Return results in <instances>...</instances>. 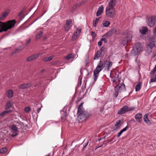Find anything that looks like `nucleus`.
I'll return each mask as SVG.
<instances>
[{"mask_svg": "<svg viewBox=\"0 0 156 156\" xmlns=\"http://www.w3.org/2000/svg\"><path fill=\"white\" fill-rule=\"evenodd\" d=\"M103 62L102 61H100L99 62L98 64V65L97 66H99L102 68H103Z\"/></svg>", "mask_w": 156, "mask_h": 156, "instance_id": "a19ab883", "label": "nucleus"}, {"mask_svg": "<svg viewBox=\"0 0 156 156\" xmlns=\"http://www.w3.org/2000/svg\"><path fill=\"white\" fill-rule=\"evenodd\" d=\"M148 31V29L146 27H142L141 29H140V33L143 34H145Z\"/></svg>", "mask_w": 156, "mask_h": 156, "instance_id": "412c9836", "label": "nucleus"}, {"mask_svg": "<svg viewBox=\"0 0 156 156\" xmlns=\"http://www.w3.org/2000/svg\"><path fill=\"white\" fill-rule=\"evenodd\" d=\"M142 48V47L141 44L139 42H136L132 51V54L134 55H137L140 52Z\"/></svg>", "mask_w": 156, "mask_h": 156, "instance_id": "39448f33", "label": "nucleus"}, {"mask_svg": "<svg viewBox=\"0 0 156 156\" xmlns=\"http://www.w3.org/2000/svg\"><path fill=\"white\" fill-rule=\"evenodd\" d=\"M121 122V120H119L117 121L115 123V126H118L120 123Z\"/></svg>", "mask_w": 156, "mask_h": 156, "instance_id": "09e8293b", "label": "nucleus"}, {"mask_svg": "<svg viewBox=\"0 0 156 156\" xmlns=\"http://www.w3.org/2000/svg\"><path fill=\"white\" fill-rule=\"evenodd\" d=\"M40 55V54H37L33 55L28 58H27L26 60L27 62H30L32 60H34L37 58Z\"/></svg>", "mask_w": 156, "mask_h": 156, "instance_id": "f8f14e48", "label": "nucleus"}, {"mask_svg": "<svg viewBox=\"0 0 156 156\" xmlns=\"http://www.w3.org/2000/svg\"><path fill=\"white\" fill-rule=\"evenodd\" d=\"M154 48L153 46H152V45H151L149 43L147 45V49L146 50V52L148 53V54H150L152 52V49Z\"/></svg>", "mask_w": 156, "mask_h": 156, "instance_id": "6ab92c4d", "label": "nucleus"}, {"mask_svg": "<svg viewBox=\"0 0 156 156\" xmlns=\"http://www.w3.org/2000/svg\"><path fill=\"white\" fill-rule=\"evenodd\" d=\"M152 33V36H156V26L153 29Z\"/></svg>", "mask_w": 156, "mask_h": 156, "instance_id": "ea45409f", "label": "nucleus"}, {"mask_svg": "<svg viewBox=\"0 0 156 156\" xmlns=\"http://www.w3.org/2000/svg\"><path fill=\"white\" fill-rule=\"evenodd\" d=\"M7 151V149L6 147L2 148L0 150V153L4 154L6 153Z\"/></svg>", "mask_w": 156, "mask_h": 156, "instance_id": "72a5a7b5", "label": "nucleus"}, {"mask_svg": "<svg viewBox=\"0 0 156 156\" xmlns=\"http://www.w3.org/2000/svg\"><path fill=\"white\" fill-rule=\"evenodd\" d=\"M79 34V33H78V32L76 31L74 34H73V35H75L76 36H77Z\"/></svg>", "mask_w": 156, "mask_h": 156, "instance_id": "4d7b16f0", "label": "nucleus"}, {"mask_svg": "<svg viewBox=\"0 0 156 156\" xmlns=\"http://www.w3.org/2000/svg\"><path fill=\"white\" fill-rule=\"evenodd\" d=\"M115 92L113 94V96H114L115 98L117 97L118 95L119 91L118 90H116V89L115 88Z\"/></svg>", "mask_w": 156, "mask_h": 156, "instance_id": "58836bf2", "label": "nucleus"}, {"mask_svg": "<svg viewBox=\"0 0 156 156\" xmlns=\"http://www.w3.org/2000/svg\"><path fill=\"white\" fill-rule=\"evenodd\" d=\"M81 100V98H79L77 99V102H79Z\"/></svg>", "mask_w": 156, "mask_h": 156, "instance_id": "774afa93", "label": "nucleus"}, {"mask_svg": "<svg viewBox=\"0 0 156 156\" xmlns=\"http://www.w3.org/2000/svg\"><path fill=\"white\" fill-rule=\"evenodd\" d=\"M104 7L103 5H101L98 8L96 13L97 16H100L103 11Z\"/></svg>", "mask_w": 156, "mask_h": 156, "instance_id": "aec40b11", "label": "nucleus"}, {"mask_svg": "<svg viewBox=\"0 0 156 156\" xmlns=\"http://www.w3.org/2000/svg\"><path fill=\"white\" fill-rule=\"evenodd\" d=\"M72 21L71 20L69 19L66 20V25L68 26H70V25L71 24Z\"/></svg>", "mask_w": 156, "mask_h": 156, "instance_id": "4c0bfd02", "label": "nucleus"}, {"mask_svg": "<svg viewBox=\"0 0 156 156\" xmlns=\"http://www.w3.org/2000/svg\"><path fill=\"white\" fill-rule=\"evenodd\" d=\"M110 24V23L108 21H105V23H103V25L104 27H107L109 26Z\"/></svg>", "mask_w": 156, "mask_h": 156, "instance_id": "2f4dec72", "label": "nucleus"}, {"mask_svg": "<svg viewBox=\"0 0 156 156\" xmlns=\"http://www.w3.org/2000/svg\"><path fill=\"white\" fill-rule=\"evenodd\" d=\"M117 31L116 29L114 28L112 29L111 30H109L107 33L105 34L104 35V36L108 37H110L112 35V33L113 32H115Z\"/></svg>", "mask_w": 156, "mask_h": 156, "instance_id": "dca6fc26", "label": "nucleus"}, {"mask_svg": "<svg viewBox=\"0 0 156 156\" xmlns=\"http://www.w3.org/2000/svg\"><path fill=\"white\" fill-rule=\"evenodd\" d=\"M24 110L26 113H28L30 111V107L27 106L25 108Z\"/></svg>", "mask_w": 156, "mask_h": 156, "instance_id": "f704fd0d", "label": "nucleus"}, {"mask_svg": "<svg viewBox=\"0 0 156 156\" xmlns=\"http://www.w3.org/2000/svg\"><path fill=\"white\" fill-rule=\"evenodd\" d=\"M44 71H45L44 69H43L40 71V73H43V72H44Z\"/></svg>", "mask_w": 156, "mask_h": 156, "instance_id": "338daca9", "label": "nucleus"}, {"mask_svg": "<svg viewBox=\"0 0 156 156\" xmlns=\"http://www.w3.org/2000/svg\"><path fill=\"white\" fill-rule=\"evenodd\" d=\"M142 82H139L138 84L136 85L135 87V90L136 91H139L141 88L142 87Z\"/></svg>", "mask_w": 156, "mask_h": 156, "instance_id": "393cba45", "label": "nucleus"}, {"mask_svg": "<svg viewBox=\"0 0 156 156\" xmlns=\"http://www.w3.org/2000/svg\"><path fill=\"white\" fill-rule=\"evenodd\" d=\"M43 33V32L42 31H40L38 32L36 35L35 39L36 40H38L42 36Z\"/></svg>", "mask_w": 156, "mask_h": 156, "instance_id": "b1692460", "label": "nucleus"}, {"mask_svg": "<svg viewBox=\"0 0 156 156\" xmlns=\"http://www.w3.org/2000/svg\"><path fill=\"white\" fill-rule=\"evenodd\" d=\"M76 31H77L78 33H79V34L81 32V30L78 29H76Z\"/></svg>", "mask_w": 156, "mask_h": 156, "instance_id": "680f3d73", "label": "nucleus"}, {"mask_svg": "<svg viewBox=\"0 0 156 156\" xmlns=\"http://www.w3.org/2000/svg\"><path fill=\"white\" fill-rule=\"evenodd\" d=\"M41 110V108H38L37 109V113H39V112H40Z\"/></svg>", "mask_w": 156, "mask_h": 156, "instance_id": "0e129e2a", "label": "nucleus"}, {"mask_svg": "<svg viewBox=\"0 0 156 156\" xmlns=\"http://www.w3.org/2000/svg\"><path fill=\"white\" fill-rule=\"evenodd\" d=\"M91 35L93 38L95 37L96 36V34H95V32L93 31L91 32Z\"/></svg>", "mask_w": 156, "mask_h": 156, "instance_id": "49530a36", "label": "nucleus"}, {"mask_svg": "<svg viewBox=\"0 0 156 156\" xmlns=\"http://www.w3.org/2000/svg\"><path fill=\"white\" fill-rule=\"evenodd\" d=\"M31 41V39L30 38L28 39L27 40V42L25 44V45L26 46H28L29 43H30V41Z\"/></svg>", "mask_w": 156, "mask_h": 156, "instance_id": "c03bdc74", "label": "nucleus"}, {"mask_svg": "<svg viewBox=\"0 0 156 156\" xmlns=\"http://www.w3.org/2000/svg\"><path fill=\"white\" fill-rule=\"evenodd\" d=\"M6 96L9 98H11L13 97V92L11 90H8L6 92Z\"/></svg>", "mask_w": 156, "mask_h": 156, "instance_id": "4be33fe9", "label": "nucleus"}, {"mask_svg": "<svg viewBox=\"0 0 156 156\" xmlns=\"http://www.w3.org/2000/svg\"><path fill=\"white\" fill-rule=\"evenodd\" d=\"M12 102L10 101L7 102L5 106V109H8L9 108L12 107Z\"/></svg>", "mask_w": 156, "mask_h": 156, "instance_id": "cd10ccee", "label": "nucleus"}, {"mask_svg": "<svg viewBox=\"0 0 156 156\" xmlns=\"http://www.w3.org/2000/svg\"><path fill=\"white\" fill-rule=\"evenodd\" d=\"M115 88L116 89V90H118L119 92L124 91L126 90L125 85L123 83L118 84Z\"/></svg>", "mask_w": 156, "mask_h": 156, "instance_id": "9d476101", "label": "nucleus"}, {"mask_svg": "<svg viewBox=\"0 0 156 156\" xmlns=\"http://www.w3.org/2000/svg\"><path fill=\"white\" fill-rule=\"evenodd\" d=\"M101 40L102 41H104L105 43H107L108 42V41L107 40L106 38H102L101 39Z\"/></svg>", "mask_w": 156, "mask_h": 156, "instance_id": "8fccbe9b", "label": "nucleus"}, {"mask_svg": "<svg viewBox=\"0 0 156 156\" xmlns=\"http://www.w3.org/2000/svg\"><path fill=\"white\" fill-rule=\"evenodd\" d=\"M32 86L31 83H23L19 85V88L21 89H24L30 87Z\"/></svg>", "mask_w": 156, "mask_h": 156, "instance_id": "2eb2a0df", "label": "nucleus"}, {"mask_svg": "<svg viewBox=\"0 0 156 156\" xmlns=\"http://www.w3.org/2000/svg\"><path fill=\"white\" fill-rule=\"evenodd\" d=\"M108 5L106 7L115 8L114 7L116 4V0H108Z\"/></svg>", "mask_w": 156, "mask_h": 156, "instance_id": "4468645a", "label": "nucleus"}, {"mask_svg": "<svg viewBox=\"0 0 156 156\" xmlns=\"http://www.w3.org/2000/svg\"><path fill=\"white\" fill-rule=\"evenodd\" d=\"M83 103H81L80 105L79 106V107L78 109V111H79V110H84L83 108V107L82 105Z\"/></svg>", "mask_w": 156, "mask_h": 156, "instance_id": "79ce46f5", "label": "nucleus"}, {"mask_svg": "<svg viewBox=\"0 0 156 156\" xmlns=\"http://www.w3.org/2000/svg\"><path fill=\"white\" fill-rule=\"evenodd\" d=\"M156 56V50L153 52V56L155 57Z\"/></svg>", "mask_w": 156, "mask_h": 156, "instance_id": "052dcab7", "label": "nucleus"}, {"mask_svg": "<svg viewBox=\"0 0 156 156\" xmlns=\"http://www.w3.org/2000/svg\"><path fill=\"white\" fill-rule=\"evenodd\" d=\"M16 21L13 20L5 22L0 21V33L7 31L9 30L14 27Z\"/></svg>", "mask_w": 156, "mask_h": 156, "instance_id": "f257e3e1", "label": "nucleus"}, {"mask_svg": "<svg viewBox=\"0 0 156 156\" xmlns=\"http://www.w3.org/2000/svg\"><path fill=\"white\" fill-rule=\"evenodd\" d=\"M54 58L53 56H50L48 57H46L44 58L43 61L44 62H47L51 60Z\"/></svg>", "mask_w": 156, "mask_h": 156, "instance_id": "7c9ffc66", "label": "nucleus"}, {"mask_svg": "<svg viewBox=\"0 0 156 156\" xmlns=\"http://www.w3.org/2000/svg\"><path fill=\"white\" fill-rule=\"evenodd\" d=\"M112 79L111 80L112 81V82H113V83H115V80L114 79H113V77H112Z\"/></svg>", "mask_w": 156, "mask_h": 156, "instance_id": "69168bd1", "label": "nucleus"}, {"mask_svg": "<svg viewBox=\"0 0 156 156\" xmlns=\"http://www.w3.org/2000/svg\"><path fill=\"white\" fill-rule=\"evenodd\" d=\"M60 62L58 61H54L52 62V64L53 65L58 66V65L60 64Z\"/></svg>", "mask_w": 156, "mask_h": 156, "instance_id": "c9c22d12", "label": "nucleus"}, {"mask_svg": "<svg viewBox=\"0 0 156 156\" xmlns=\"http://www.w3.org/2000/svg\"><path fill=\"white\" fill-rule=\"evenodd\" d=\"M77 37V36L73 35L72 37V39L73 40V41H76V39Z\"/></svg>", "mask_w": 156, "mask_h": 156, "instance_id": "de8ad7c7", "label": "nucleus"}, {"mask_svg": "<svg viewBox=\"0 0 156 156\" xmlns=\"http://www.w3.org/2000/svg\"><path fill=\"white\" fill-rule=\"evenodd\" d=\"M88 145V143H86L85 144H84L83 145V147L82 148V149L83 150L85 147H86Z\"/></svg>", "mask_w": 156, "mask_h": 156, "instance_id": "864d4df0", "label": "nucleus"}, {"mask_svg": "<svg viewBox=\"0 0 156 156\" xmlns=\"http://www.w3.org/2000/svg\"><path fill=\"white\" fill-rule=\"evenodd\" d=\"M154 73L155 72L153 70H152V71H151V72L150 73V74H151V75H154Z\"/></svg>", "mask_w": 156, "mask_h": 156, "instance_id": "13d9d810", "label": "nucleus"}, {"mask_svg": "<svg viewBox=\"0 0 156 156\" xmlns=\"http://www.w3.org/2000/svg\"><path fill=\"white\" fill-rule=\"evenodd\" d=\"M149 41V44L154 47L156 48V36L149 37L148 38Z\"/></svg>", "mask_w": 156, "mask_h": 156, "instance_id": "9b49d317", "label": "nucleus"}, {"mask_svg": "<svg viewBox=\"0 0 156 156\" xmlns=\"http://www.w3.org/2000/svg\"><path fill=\"white\" fill-rule=\"evenodd\" d=\"M79 110L77 111V114L78 115V119L79 121L82 122L85 121L90 116V114L89 112L84 110Z\"/></svg>", "mask_w": 156, "mask_h": 156, "instance_id": "f03ea898", "label": "nucleus"}, {"mask_svg": "<svg viewBox=\"0 0 156 156\" xmlns=\"http://www.w3.org/2000/svg\"><path fill=\"white\" fill-rule=\"evenodd\" d=\"M100 19V17H98L96 18L94 22L98 23Z\"/></svg>", "mask_w": 156, "mask_h": 156, "instance_id": "3c124183", "label": "nucleus"}, {"mask_svg": "<svg viewBox=\"0 0 156 156\" xmlns=\"http://www.w3.org/2000/svg\"><path fill=\"white\" fill-rule=\"evenodd\" d=\"M105 50V48L103 46L100 50H98L95 54L94 60L98 59L100 57L103 56L104 55Z\"/></svg>", "mask_w": 156, "mask_h": 156, "instance_id": "6e6552de", "label": "nucleus"}, {"mask_svg": "<svg viewBox=\"0 0 156 156\" xmlns=\"http://www.w3.org/2000/svg\"><path fill=\"white\" fill-rule=\"evenodd\" d=\"M12 111V110H5L3 111L2 113H0V117L4 116L5 115L8 113L11 112Z\"/></svg>", "mask_w": 156, "mask_h": 156, "instance_id": "c756f323", "label": "nucleus"}, {"mask_svg": "<svg viewBox=\"0 0 156 156\" xmlns=\"http://www.w3.org/2000/svg\"><path fill=\"white\" fill-rule=\"evenodd\" d=\"M80 5H81V4L76 3V5L73 7V8H74V9H76V6H80Z\"/></svg>", "mask_w": 156, "mask_h": 156, "instance_id": "603ef678", "label": "nucleus"}, {"mask_svg": "<svg viewBox=\"0 0 156 156\" xmlns=\"http://www.w3.org/2000/svg\"><path fill=\"white\" fill-rule=\"evenodd\" d=\"M115 8L106 7L105 11L106 16L108 18H112L115 16Z\"/></svg>", "mask_w": 156, "mask_h": 156, "instance_id": "7ed1b4c3", "label": "nucleus"}, {"mask_svg": "<svg viewBox=\"0 0 156 156\" xmlns=\"http://www.w3.org/2000/svg\"><path fill=\"white\" fill-rule=\"evenodd\" d=\"M133 35L131 33H128L125 35V37L122 41V44L123 46L130 43L132 40Z\"/></svg>", "mask_w": 156, "mask_h": 156, "instance_id": "423d86ee", "label": "nucleus"}, {"mask_svg": "<svg viewBox=\"0 0 156 156\" xmlns=\"http://www.w3.org/2000/svg\"><path fill=\"white\" fill-rule=\"evenodd\" d=\"M146 19L149 26L152 27L154 26L156 23V16L155 15L147 16Z\"/></svg>", "mask_w": 156, "mask_h": 156, "instance_id": "20e7f679", "label": "nucleus"}, {"mask_svg": "<svg viewBox=\"0 0 156 156\" xmlns=\"http://www.w3.org/2000/svg\"><path fill=\"white\" fill-rule=\"evenodd\" d=\"M98 44L99 46H101L102 44V41H99L98 42Z\"/></svg>", "mask_w": 156, "mask_h": 156, "instance_id": "5fc2aeb1", "label": "nucleus"}, {"mask_svg": "<svg viewBox=\"0 0 156 156\" xmlns=\"http://www.w3.org/2000/svg\"><path fill=\"white\" fill-rule=\"evenodd\" d=\"M103 69V68L97 66L94 72V81H96L97 80L99 73Z\"/></svg>", "mask_w": 156, "mask_h": 156, "instance_id": "1a4fd4ad", "label": "nucleus"}, {"mask_svg": "<svg viewBox=\"0 0 156 156\" xmlns=\"http://www.w3.org/2000/svg\"><path fill=\"white\" fill-rule=\"evenodd\" d=\"M93 26L94 27H96V25L97 23L94 22V21L93 20Z\"/></svg>", "mask_w": 156, "mask_h": 156, "instance_id": "bf43d9fd", "label": "nucleus"}, {"mask_svg": "<svg viewBox=\"0 0 156 156\" xmlns=\"http://www.w3.org/2000/svg\"><path fill=\"white\" fill-rule=\"evenodd\" d=\"M9 127L12 129V131L17 132L18 131V128L16 127V125L14 124L10 126Z\"/></svg>", "mask_w": 156, "mask_h": 156, "instance_id": "bb28decb", "label": "nucleus"}, {"mask_svg": "<svg viewBox=\"0 0 156 156\" xmlns=\"http://www.w3.org/2000/svg\"><path fill=\"white\" fill-rule=\"evenodd\" d=\"M74 58V55L72 54H70L68 55H67L66 56V57L65 58L66 59L68 60H69L71 58Z\"/></svg>", "mask_w": 156, "mask_h": 156, "instance_id": "473e14b6", "label": "nucleus"}, {"mask_svg": "<svg viewBox=\"0 0 156 156\" xmlns=\"http://www.w3.org/2000/svg\"><path fill=\"white\" fill-rule=\"evenodd\" d=\"M136 121L137 122L141 123L142 121V114L138 113L136 114L134 116Z\"/></svg>", "mask_w": 156, "mask_h": 156, "instance_id": "ddd939ff", "label": "nucleus"}, {"mask_svg": "<svg viewBox=\"0 0 156 156\" xmlns=\"http://www.w3.org/2000/svg\"><path fill=\"white\" fill-rule=\"evenodd\" d=\"M71 27V26H68L66 25V26L65 27V31L67 32L69 30Z\"/></svg>", "mask_w": 156, "mask_h": 156, "instance_id": "e433bc0d", "label": "nucleus"}, {"mask_svg": "<svg viewBox=\"0 0 156 156\" xmlns=\"http://www.w3.org/2000/svg\"><path fill=\"white\" fill-rule=\"evenodd\" d=\"M67 115L66 114V112L64 111L63 112V114L61 116L62 119V121H64L66 120V117Z\"/></svg>", "mask_w": 156, "mask_h": 156, "instance_id": "c85d7f7f", "label": "nucleus"}, {"mask_svg": "<svg viewBox=\"0 0 156 156\" xmlns=\"http://www.w3.org/2000/svg\"><path fill=\"white\" fill-rule=\"evenodd\" d=\"M151 82H156V75L154 76L152 78H151Z\"/></svg>", "mask_w": 156, "mask_h": 156, "instance_id": "37998d69", "label": "nucleus"}, {"mask_svg": "<svg viewBox=\"0 0 156 156\" xmlns=\"http://www.w3.org/2000/svg\"><path fill=\"white\" fill-rule=\"evenodd\" d=\"M12 134L11 136L12 137H14L16 136L17 135V132H12Z\"/></svg>", "mask_w": 156, "mask_h": 156, "instance_id": "a18cd8bd", "label": "nucleus"}, {"mask_svg": "<svg viewBox=\"0 0 156 156\" xmlns=\"http://www.w3.org/2000/svg\"><path fill=\"white\" fill-rule=\"evenodd\" d=\"M135 108V107H129L127 105H125L119 111L118 114L119 115H122L125 113L126 112L131 111Z\"/></svg>", "mask_w": 156, "mask_h": 156, "instance_id": "0eeeda50", "label": "nucleus"}, {"mask_svg": "<svg viewBox=\"0 0 156 156\" xmlns=\"http://www.w3.org/2000/svg\"><path fill=\"white\" fill-rule=\"evenodd\" d=\"M129 128L128 126H126V127L121 130L118 133V135L116 136L117 137H120L122 134L124 132L126 131Z\"/></svg>", "mask_w": 156, "mask_h": 156, "instance_id": "5701e85b", "label": "nucleus"}, {"mask_svg": "<svg viewBox=\"0 0 156 156\" xmlns=\"http://www.w3.org/2000/svg\"><path fill=\"white\" fill-rule=\"evenodd\" d=\"M118 74H116V73H115V77L116 78H118L119 77V73L118 72H117Z\"/></svg>", "mask_w": 156, "mask_h": 156, "instance_id": "e2e57ef3", "label": "nucleus"}, {"mask_svg": "<svg viewBox=\"0 0 156 156\" xmlns=\"http://www.w3.org/2000/svg\"><path fill=\"white\" fill-rule=\"evenodd\" d=\"M148 114H146L143 117L144 121V122L149 126H150L151 124V122L149 119L148 117Z\"/></svg>", "mask_w": 156, "mask_h": 156, "instance_id": "f3484780", "label": "nucleus"}, {"mask_svg": "<svg viewBox=\"0 0 156 156\" xmlns=\"http://www.w3.org/2000/svg\"><path fill=\"white\" fill-rule=\"evenodd\" d=\"M8 12H4L2 15L0 16V20H4L8 15Z\"/></svg>", "mask_w": 156, "mask_h": 156, "instance_id": "a878e982", "label": "nucleus"}, {"mask_svg": "<svg viewBox=\"0 0 156 156\" xmlns=\"http://www.w3.org/2000/svg\"><path fill=\"white\" fill-rule=\"evenodd\" d=\"M23 47L22 46H20L19 47V48L18 49H17V50H19V51L23 49Z\"/></svg>", "mask_w": 156, "mask_h": 156, "instance_id": "6e6d98bb", "label": "nucleus"}, {"mask_svg": "<svg viewBox=\"0 0 156 156\" xmlns=\"http://www.w3.org/2000/svg\"><path fill=\"white\" fill-rule=\"evenodd\" d=\"M104 65H106L107 66V71H109L110 69L112 67V63L109 60H106L104 62Z\"/></svg>", "mask_w": 156, "mask_h": 156, "instance_id": "a211bd4d", "label": "nucleus"}]
</instances>
